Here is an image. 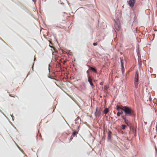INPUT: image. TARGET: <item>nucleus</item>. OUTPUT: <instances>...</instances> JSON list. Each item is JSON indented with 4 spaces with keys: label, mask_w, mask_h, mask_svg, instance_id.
Returning <instances> with one entry per match:
<instances>
[{
    "label": "nucleus",
    "mask_w": 157,
    "mask_h": 157,
    "mask_svg": "<svg viewBox=\"0 0 157 157\" xmlns=\"http://www.w3.org/2000/svg\"><path fill=\"white\" fill-rule=\"evenodd\" d=\"M88 71H87V73H88Z\"/></svg>",
    "instance_id": "nucleus-23"
},
{
    "label": "nucleus",
    "mask_w": 157,
    "mask_h": 157,
    "mask_svg": "<svg viewBox=\"0 0 157 157\" xmlns=\"http://www.w3.org/2000/svg\"><path fill=\"white\" fill-rule=\"evenodd\" d=\"M121 66H122V67H123V66H123V60L121 59Z\"/></svg>",
    "instance_id": "nucleus-14"
},
{
    "label": "nucleus",
    "mask_w": 157,
    "mask_h": 157,
    "mask_svg": "<svg viewBox=\"0 0 157 157\" xmlns=\"http://www.w3.org/2000/svg\"><path fill=\"white\" fill-rule=\"evenodd\" d=\"M109 112V110L108 108H106L104 110L103 113L105 114H106Z\"/></svg>",
    "instance_id": "nucleus-12"
},
{
    "label": "nucleus",
    "mask_w": 157,
    "mask_h": 157,
    "mask_svg": "<svg viewBox=\"0 0 157 157\" xmlns=\"http://www.w3.org/2000/svg\"><path fill=\"white\" fill-rule=\"evenodd\" d=\"M121 117L124 120V122L127 125V126L131 127V123L127 119L126 117L124 116H121Z\"/></svg>",
    "instance_id": "nucleus-2"
},
{
    "label": "nucleus",
    "mask_w": 157,
    "mask_h": 157,
    "mask_svg": "<svg viewBox=\"0 0 157 157\" xmlns=\"http://www.w3.org/2000/svg\"><path fill=\"white\" fill-rule=\"evenodd\" d=\"M78 133V132H76V131H74L72 135L71 136V138L70 139V140H71L73 139V138L75 137V136H76L77 134Z\"/></svg>",
    "instance_id": "nucleus-5"
},
{
    "label": "nucleus",
    "mask_w": 157,
    "mask_h": 157,
    "mask_svg": "<svg viewBox=\"0 0 157 157\" xmlns=\"http://www.w3.org/2000/svg\"><path fill=\"white\" fill-rule=\"evenodd\" d=\"M101 114V112L100 110L98 111L96 109V111L95 113V115L96 116H99Z\"/></svg>",
    "instance_id": "nucleus-9"
},
{
    "label": "nucleus",
    "mask_w": 157,
    "mask_h": 157,
    "mask_svg": "<svg viewBox=\"0 0 157 157\" xmlns=\"http://www.w3.org/2000/svg\"><path fill=\"white\" fill-rule=\"evenodd\" d=\"M10 96H11V97H13V96H12V95H11V94H10Z\"/></svg>",
    "instance_id": "nucleus-20"
},
{
    "label": "nucleus",
    "mask_w": 157,
    "mask_h": 157,
    "mask_svg": "<svg viewBox=\"0 0 157 157\" xmlns=\"http://www.w3.org/2000/svg\"><path fill=\"white\" fill-rule=\"evenodd\" d=\"M90 69L91 70L94 71L96 73H97V71L95 69H94L93 67H90Z\"/></svg>",
    "instance_id": "nucleus-10"
},
{
    "label": "nucleus",
    "mask_w": 157,
    "mask_h": 157,
    "mask_svg": "<svg viewBox=\"0 0 157 157\" xmlns=\"http://www.w3.org/2000/svg\"><path fill=\"white\" fill-rule=\"evenodd\" d=\"M134 84L135 86L137 87V86L138 84L136 83H135Z\"/></svg>",
    "instance_id": "nucleus-18"
},
{
    "label": "nucleus",
    "mask_w": 157,
    "mask_h": 157,
    "mask_svg": "<svg viewBox=\"0 0 157 157\" xmlns=\"http://www.w3.org/2000/svg\"><path fill=\"white\" fill-rule=\"evenodd\" d=\"M124 70V66H123V67H122V66H121V70L122 72V73L123 72Z\"/></svg>",
    "instance_id": "nucleus-16"
},
{
    "label": "nucleus",
    "mask_w": 157,
    "mask_h": 157,
    "mask_svg": "<svg viewBox=\"0 0 157 157\" xmlns=\"http://www.w3.org/2000/svg\"><path fill=\"white\" fill-rule=\"evenodd\" d=\"M112 132L110 131H109L108 133V138L109 139H110L111 137Z\"/></svg>",
    "instance_id": "nucleus-11"
},
{
    "label": "nucleus",
    "mask_w": 157,
    "mask_h": 157,
    "mask_svg": "<svg viewBox=\"0 0 157 157\" xmlns=\"http://www.w3.org/2000/svg\"><path fill=\"white\" fill-rule=\"evenodd\" d=\"M92 79L90 76H88V81L90 83V84L91 86H93V84L92 82Z\"/></svg>",
    "instance_id": "nucleus-7"
},
{
    "label": "nucleus",
    "mask_w": 157,
    "mask_h": 157,
    "mask_svg": "<svg viewBox=\"0 0 157 157\" xmlns=\"http://www.w3.org/2000/svg\"><path fill=\"white\" fill-rule=\"evenodd\" d=\"M33 69V65L32 66Z\"/></svg>",
    "instance_id": "nucleus-22"
},
{
    "label": "nucleus",
    "mask_w": 157,
    "mask_h": 157,
    "mask_svg": "<svg viewBox=\"0 0 157 157\" xmlns=\"http://www.w3.org/2000/svg\"><path fill=\"white\" fill-rule=\"evenodd\" d=\"M121 114V113H120V112H118L117 113V116L118 117H119L120 116V115Z\"/></svg>",
    "instance_id": "nucleus-15"
},
{
    "label": "nucleus",
    "mask_w": 157,
    "mask_h": 157,
    "mask_svg": "<svg viewBox=\"0 0 157 157\" xmlns=\"http://www.w3.org/2000/svg\"><path fill=\"white\" fill-rule=\"evenodd\" d=\"M124 108V106L122 105L119 106L118 105H117V110H119L120 109H121L123 111V109Z\"/></svg>",
    "instance_id": "nucleus-8"
},
{
    "label": "nucleus",
    "mask_w": 157,
    "mask_h": 157,
    "mask_svg": "<svg viewBox=\"0 0 157 157\" xmlns=\"http://www.w3.org/2000/svg\"><path fill=\"white\" fill-rule=\"evenodd\" d=\"M123 111L124 112L125 115L122 116H124L125 117L128 116H133L135 115L134 111L131 107L127 106H124Z\"/></svg>",
    "instance_id": "nucleus-1"
},
{
    "label": "nucleus",
    "mask_w": 157,
    "mask_h": 157,
    "mask_svg": "<svg viewBox=\"0 0 157 157\" xmlns=\"http://www.w3.org/2000/svg\"><path fill=\"white\" fill-rule=\"evenodd\" d=\"M126 126L124 125H122L121 126V128L122 129L124 130L125 129Z\"/></svg>",
    "instance_id": "nucleus-13"
},
{
    "label": "nucleus",
    "mask_w": 157,
    "mask_h": 157,
    "mask_svg": "<svg viewBox=\"0 0 157 157\" xmlns=\"http://www.w3.org/2000/svg\"><path fill=\"white\" fill-rule=\"evenodd\" d=\"M136 0H129L128 2V4L131 7H133Z\"/></svg>",
    "instance_id": "nucleus-3"
},
{
    "label": "nucleus",
    "mask_w": 157,
    "mask_h": 157,
    "mask_svg": "<svg viewBox=\"0 0 157 157\" xmlns=\"http://www.w3.org/2000/svg\"><path fill=\"white\" fill-rule=\"evenodd\" d=\"M115 27L116 29L118 31H119L121 29V26L120 24H116L115 25Z\"/></svg>",
    "instance_id": "nucleus-6"
},
{
    "label": "nucleus",
    "mask_w": 157,
    "mask_h": 157,
    "mask_svg": "<svg viewBox=\"0 0 157 157\" xmlns=\"http://www.w3.org/2000/svg\"><path fill=\"white\" fill-rule=\"evenodd\" d=\"M98 44L97 43H93V45H94V46H96V45H97Z\"/></svg>",
    "instance_id": "nucleus-17"
},
{
    "label": "nucleus",
    "mask_w": 157,
    "mask_h": 157,
    "mask_svg": "<svg viewBox=\"0 0 157 157\" xmlns=\"http://www.w3.org/2000/svg\"><path fill=\"white\" fill-rule=\"evenodd\" d=\"M100 85H102V83L101 82V83H100Z\"/></svg>",
    "instance_id": "nucleus-21"
},
{
    "label": "nucleus",
    "mask_w": 157,
    "mask_h": 157,
    "mask_svg": "<svg viewBox=\"0 0 157 157\" xmlns=\"http://www.w3.org/2000/svg\"><path fill=\"white\" fill-rule=\"evenodd\" d=\"M120 113H121V114L123 113V112L122 111L121 112H120Z\"/></svg>",
    "instance_id": "nucleus-19"
},
{
    "label": "nucleus",
    "mask_w": 157,
    "mask_h": 157,
    "mask_svg": "<svg viewBox=\"0 0 157 157\" xmlns=\"http://www.w3.org/2000/svg\"><path fill=\"white\" fill-rule=\"evenodd\" d=\"M139 74L138 72L136 71V72L135 76V81L136 82H137L139 81Z\"/></svg>",
    "instance_id": "nucleus-4"
}]
</instances>
